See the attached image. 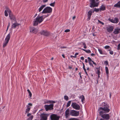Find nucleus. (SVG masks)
Here are the masks:
<instances>
[{"label":"nucleus","mask_w":120,"mask_h":120,"mask_svg":"<svg viewBox=\"0 0 120 120\" xmlns=\"http://www.w3.org/2000/svg\"><path fill=\"white\" fill-rule=\"evenodd\" d=\"M42 16H40L38 15L36 18L34 19V21L33 22V25L36 26L39 23H41L43 21Z\"/></svg>","instance_id":"nucleus-1"},{"label":"nucleus","mask_w":120,"mask_h":120,"mask_svg":"<svg viewBox=\"0 0 120 120\" xmlns=\"http://www.w3.org/2000/svg\"><path fill=\"white\" fill-rule=\"evenodd\" d=\"M103 111H100L99 112L100 115L103 119L105 120H109L110 118L109 114H105Z\"/></svg>","instance_id":"nucleus-2"},{"label":"nucleus","mask_w":120,"mask_h":120,"mask_svg":"<svg viewBox=\"0 0 120 120\" xmlns=\"http://www.w3.org/2000/svg\"><path fill=\"white\" fill-rule=\"evenodd\" d=\"M109 106L107 105H104L103 108L100 107L99 109V112L100 111H103L105 113L109 112L110 111Z\"/></svg>","instance_id":"nucleus-3"},{"label":"nucleus","mask_w":120,"mask_h":120,"mask_svg":"<svg viewBox=\"0 0 120 120\" xmlns=\"http://www.w3.org/2000/svg\"><path fill=\"white\" fill-rule=\"evenodd\" d=\"M52 9L51 7H47L43 9L42 13H50L52 12Z\"/></svg>","instance_id":"nucleus-4"},{"label":"nucleus","mask_w":120,"mask_h":120,"mask_svg":"<svg viewBox=\"0 0 120 120\" xmlns=\"http://www.w3.org/2000/svg\"><path fill=\"white\" fill-rule=\"evenodd\" d=\"M8 13L9 14V17L11 20L12 22L15 21L16 19L15 16L12 14L11 11L8 8Z\"/></svg>","instance_id":"nucleus-5"},{"label":"nucleus","mask_w":120,"mask_h":120,"mask_svg":"<svg viewBox=\"0 0 120 120\" xmlns=\"http://www.w3.org/2000/svg\"><path fill=\"white\" fill-rule=\"evenodd\" d=\"M53 104H52L49 105H44V107L46 111L51 110L53 109Z\"/></svg>","instance_id":"nucleus-6"},{"label":"nucleus","mask_w":120,"mask_h":120,"mask_svg":"<svg viewBox=\"0 0 120 120\" xmlns=\"http://www.w3.org/2000/svg\"><path fill=\"white\" fill-rule=\"evenodd\" d=\"M70 114L72 116H79V111L75 110H72L70 111Z\"/></svg>","instance_id":"nucleus-7"},{"label":"nucleus","mask_w":120,"mask_h":120,"mask_svg":"<svg viewBox=\"0 0 120 120\" xmlns=\"http://www.w3.org/2000/svg\"><path fill=\"white\" fill-rule=\"evenodd\" d=\"M60 117V116L54 114H52L50 116L51 120H59Z\"/></svg>","instance_id":"nucleus-8"},{"label":"nucleus","mask_w":120,"mask_h":120,"mask_svg":"<svg viewBox=\"0 0 120 120\" xmlns=\"http://www.w3.org/2000/svg\"><path fill=\"white\" fill-rule=\"evenodd\" d=\"M90 7L92 8L93 7H98V3H96L95 0H90Z\"/></svg>","instance_id":"nucleus-9"},{"label":"nucleus","mask_w":120,"mask_h":120,"mask_svg":"<svg viewBox=\"0 0 120 120\" xmlns=\"http://www.w3.org/2000/svg\"><path fill=\"white\" fill-rule=\"evenodd\" d=\"M49 115V114L43 113L41 114V120H47V117Z\"/></svg>","instance_id":"nucleus-10"},{"label":"nucleus","mask_w":120,"mask_h":120,"mask_svg":"<svg viewBox=\"0 0 120 120\" xmlns=\"http://www.w3.org/2000/svg\"><path fill=\"white\" fill-rule=\"evenodd\" d=\"M108 20L112 23H117L119 21V19L116 17L114 19L109 18Z\"/></svg>","instance_id":"nucleus-11"},{"label":"nucleus","mask_w":120,"mask_h":120,"mask_svg":"<svg viewBox=\"0 0 120 120\" xmlns=\"http://www.w3.org/2000/svg\"><path fill=\"white\" fill-rule=\"evenodd\" d=\"M71 106L73 108L76 110H79L80 108L79 106L75 103H72L71 104Z\"/></svg>","instance_id":"nucleus-12"},{"label":"nucleus","mask_w":120,"mask_h":120,"mask_svg":"<svg viewBox=\"0 0 120 120\" xmlns=\"http://www.w3.org/2000/svg\"><path fill=\"white\" fill-rule=\"evenodd\" d=\"M94 13V11H93L92 10H90L87 13V20L88 21L90 20V19L92 15V14Z\"/></svg>","instance_id":"nucleus-13"},{"label":"nucleus","mask_w":120,"mask_h":120,"mask_svg":"<svg viewBox=\"0 0 120 120\" xmlns=\"http://www.w3.org/2000/svg\"><path fill=\"white\" fill-rule=\"evenodd\" d=\"M70 110L69 109H67L65 112V117L66 118H68L70 115Z\"/></svg>","instance_id":"nucleus-14"},{"label":"nucleus","mask_w":120,"mask_h":120,"mask_svg":"<svg viewBox=\"0 0 120 120\" xmlns=\"http://www.w3.org/2000/svg\"><path fill=\"white\" fill-rule=\"evenodd\" d=\"M30 32L35 34L38 31V30L34 27H32L30 28Z\"/></svg>","instance_id":"nucleus-15"},{"label":"nucleus","mask_w":120,"mask_h":120,"mask_svg":"<svg viewBox=\"0 0 120 120\" xmlns=\"http://www.w3.org/2000/svg\"><path fill=\"white\" fill-rule=\"evenodd\" d=\"M113 26H109L107 27V30L108 32L111 33L113 31Z\"/></svg>","instance_id":"nucleus-16"},{"label":"nucleus","mask_w":120,"mask_h":120,"mask_svg":"<svg viewBox=\"0 0 120 120\" xmlns=\"http://www.w3.org/2000/svg\"><path fill=\"white\" fill-rule=\"evenodd\" d=\"M41 34L42 35L45 36H48L49 34V33L47 31H43L41 32Z\"/></svg>","instance_id":"nucleus-17"},{"label":"nucleus","mask_w":120,"mask_h":120,"mask_svg":"<svg viewBox=\"0 0 120 120\" xmlns=\"http://www.w3.org/2000/svg\"><path fill=\"white\" fill-rule=\"evenodd\" d=\"M99 9L100 11L105 10H106L105 6L104 5H102L99 8Z\"/></svg>","instance_id":"nucleus-18"},{"label":"nucleus","mask_w":120,"mask_h":120,"mask_svg":"<svg viewBox=\"0 0 120 120\" xmlns=\"http://www.w3.org/2000/svg\"><path fill=\"white\" fill-rule=\"evenodd\" d=\"M19 25V24L17 23H15L12 25V28H15Z\"/></svg>","instance_id":"nucleus-19"},{"label":"nucleus","mask_w":120,"mask_h":120,"mask_svg":"<svg viewBox=\"0 0 120 120\" xmlns=\"http://www.w3.org/2000/svg\"><path fill=\"white\" fill-rule=\"evenodd\" d=\"M120 30V29L116 28L114 29L113 32V33L115 34H118L119 33V30Z\"/></svg>","instance_id":"nucleus-20"},{"label":"nucleus","mask_w":120,"mask_h":120,"mask_svg":"<svg viewBox=\"0 0 120 120\" xmlns=\"http://www.w3.org/2000/svg\"><path fill=\"white\" fill-rule=\"evenodd\" d=\"M8 43V36H6V38L5 39L4 43L3 45V47H5Z\"/></svg>","instance_id":"nucleus-21"},{"label":"nucleus","mask_w":120,"mask_h":120,"mask_svg":"<svg viewBox=\"0 0 120 120\" xmlns=\"http://www.w3.org/2000/svg\"><path fill=\"white\" fill-rule=\"evenodd\" d=\"M45 104L54 103H55V101L51 100L47 101H45Z\"/></svg>","instance_id":"nucleus-22"},{"label":"nucleus","mask_w":120,"mask_h":120,"mask_svg":"<svg viewBox=\"0 0 120 120\" xmlns=\"http://www.w3.org/2000/svg\"><path fill=\"white\" fill-rule=\"evenodd\" d=\"M105 69L106 71V75L107 77L108 78L109 77V70L108 68L107 67H105Z\"/></svg>","instance_id":"nucleus-23"},{"label":"nucleus","mask_w":120,"mask_h":120,"mask_svg":"<svg viewBox=\"0 0 120 120\" xmlns=\"http://www.w3.org/2000/svg\"><path fill=\"white\" fill-rule=\"evenodd\" d=\"M46 6V5H42L38 9L39 12H40Z\"/></svg>","instance_id":"nucleus-24"},{"label":"nucleus","mask_w":120,"mask_h":120,"mask_svg":"<svg viewBox=\"0 0 120 120\" xmlns=\"http://www.w3.org/2000/svg\"><path fill=\"white\" fill-rule=\"evenodd\" d=\"M114 6L115 7L120 8V1H119L117 4H115Z\"/></svg>","instance_id":"nucleus-25"},{"label":"nucleus","mask_w":120,"mask_h":120,"mask_svg":"<svg viewBox=\"0 0 120 120\" xmlns=\"http://www.w3.org/2000/svg\"><path fill=\"white\" fill-rule=\"evenodd\" d=\"M79 98L81 99V101L82 103H83L84 101L85 100V98L84 96L82 95L80 96L79 97Z\"/></svg>","instance_id":"nucleus-26"},{"label":"nucleus","mask_w":120,"mask_h":120,"mask_svg":"<svg viewBox=\"0 0 120 120\" xmlns=\"http://www.w3.org/2000/svg\"><path fill=\"white\" fill-rule=\"evenodd\" d=\"M81 49L83 50L85 52H86L87 53H90L91 52V51L89 49L87 50L84 49Z\"/></svg>","instance_id":"nucleus-27"},{"label":"nucleus","mask_w":120,"mask_h":120,"mask_svg":"<svg viewBox=\"0 0 120 120\" xmlns=\"http://www.w3.org/2000/svg\"><path fill=\"white\" fill-rule=\"evenodd\" d=\"M32 104L31 103H29L28 104V105H26V107L27 108H29L30 109L31 107L30 106H32Z\"/></svg>","instance_id":"nucleus-28"},{"label":"nucleus","mask_w":120,"mask_h":120,"mask_svg":"<svg viewBox=\"0 0 120 120\" xmlns=\"http://www.w3.org/2000/svg\"><path fill=\"white\" fill-rule=\"evenodd\" d=\"M96 69L97 70V72H96L97 74H100V67L99 68H96Z\"/></svg>","instance_id":"nucleus-29"},{"label":"nucleus","mask_w":120,"mask_h":120,"mask_svg":"<svg viewBox=\"0 0 120 120\" xmlns=\"http://www.w3.org/2000/svg\"><path fill=\"white\" fill-rule=\"evenodd\" d=\"M99 11H100L99 8H94V9L93 11H94H94H95L97 12H98Z\"/></svg>","instance_id":"nucleus-30"},{"label":"nucleus","mask_w":120,"mask_h":120,"mask_svg":"<svg viewBox=\"0 0 120 120\" xmlns=\"http://www.w3.org/2000/svg\"><path fill=\"white\" fill-rule=\"evenodd\" d=\"M98 50L100 54H104V53L102 51V50L100 49H98Z\"/></svg>","instance_id":"nucleus-31"},{"label":"nucleus","mask_w":120,"mask_h":120,"mask_svg":"<svg viewBox=\"0 0 120 120\" xmlns=\"http://www.w3.org/2000/svg\"><path fill=\"white\" fill-rule=\"evenodd\" d=\"M30 109L29 108H27L26 110L25 114H26L27 113H29L30 110Z\"/></svg>","instance_id":"nucleus-32"},{"label":"nucleus","mask_w":120,"mask_h":120,"mask_svg":"<svg viewBox=\"0 0 120 120\" xmlns=\"http://www.w3.org/2000/svg\"><path fill=\"white\" fill-rule=\"evenodd\" d=\"M49 15H43L41 16H42V19H43V21L44 19H45V18H46L48 17V16Z\"/></svg>","instance_id":"nucleus-33"},{"label":"nucleus","mask_w":120,"mask_h":120,"mask_svg":"<svg viewBox=\"0 0 120 120\" xmlns=\"http://www.w3.org/2000/svg\"><path fill=\"white\" fill-rule=\"evenodd\" d=\"M71 101H68V103H67V107H69L71 103Z\"/></svg>","instance_id":"nucleus-34"},{"label":"nucleus","mask_w":120,"mask_h":120,"mask_svg":"<svg viewBox=\"0 0 120 120\" xmlns=\"http://www.w3.org/2000/svg\"><path fill=\"white\" fill-rule=\"evenodd\" d=\"M33 118V115L31 116L30 117L27 119L28 120H32Z\"/></svg>","instance_id":"nucleus-35"},{"label":"nucleus","mask_w":120,"mask_h":120,"mask_svg":"<svg viewBox=\"0 0 120 120\" xmlns=\"http://www.w3.org/2000/svg\"><path fill=\"white\" fill-rule=\"evenodd\" d=\"M64 99L66 101H68V100L69 98L67 95H65L64 96Z\"/></svg>","instance_id":"nucleus-36"},{"label":"nucleus","mask_w":120,"mask_h":120,"mask_svg":"<svg viewBox=\"0 0 120 120\" xmlns=\"http://www.w3.org/2000/svg\"><path fill=\"white\" fill-rule=\"evenodd\" d=\"M82 45L84 46V48L85 49H86L87 48V46L86 45L85 42H82Z\"/></svg>","instance_id":"nucleus-37"},{"label":"nucleus","mask_w":120,"mask_h":120,"mask_svg":"<svg viewBox=\"0 0 120 120\" xmlns=\"http://www.w3.org/2000/svg\"><path fill=\"white\" fill-rule=\"evenodd\" d=\"M4 14L6 16H8V10H5L4 11Z\"/></svg>","instance_id":"nucleus-38"},{"label":"nucleus","mask_w":120,"mask_h":120,"mask_svg":"<svg viewBox=\"0 0 120 120\" xmlns=\"http://www.w3.org/2000/svg\"><path fill=\"white\" fill-rule=\"evenodd\" d=\"M89 64L90 66H92L93 68L94 67V66L93 64V63L91 61L90 62H89Z\"/></svg>","instance_id":"nucleus-39"},{"label":"nucleus","mask_w":120,"mask_h":120,"mask_svg":"<svg viewBox=\"0 0 120 120\" xmlns=\"http://www.w3.org/2000/svg\"><path fill=\"white\" fill-rule=\"evenodd\" d=\"M88 62H90L91 61L92 62H93V61L91 59V58L89 57H88Z\"/></svg>","instance_id":"nucleus-40"},{"label":"nucleus","mask_w":120,"mask_h":120,"mask_svg":"<svg viewBox=\"0 0 120 120\" xmlns=\"http://www.w3.org/2000/svg\"><path fill=\"white\" fill-rule=\"evenodd\" d=\"M55 4V2L53 3H51L50 4V5L51 6L54 7V5Z\"/></svg>","instance_id":"nucleus-41"},{"label":"nucleus","mask_w":120,"mask_h":120,"mask_svg":"<svg viewBox=\"0 0 120 120\" xmlns=\"http://www.w3.org/2000/svg\"><path fill=\"white\" fill-rule=\"evenodd\" d=\"M109 53L111 55H112L113 54V52L111 50H109Z\"/></svg>","instance_id":"nucleus-42"},{"label":"nucleus","mask_w":120,"mask_h":120,"mask_svg":"<svg viewBox=\"0 0 120 120\" xmlns=\"http://www.w3.org/2000/svg\"><path fill=\"white\" fill-rule=\"evenodd\" d=\"M110 48L109 46V45H106L105 46L104 48L105 49H109Z\"/></svg>","instance_id":"nucleus-43"},{"label":"nucleus","mask_w":120,"mask_h":120,"mask_svg":"<svg viewBox=\"0 0 120 120\" xmlns=\"http://www.w3.org/2000/svg\"><path fill=\"white\" fill-rule=\"evenodd\" d=\"M70 120H79L77 118H71L70 119Z\"/></svg>","instance_id":"nucleus-44"},{"label":"nucleus","mask_w":120,"mask_h":120,"mask_svg":"<svg viewBox=\"0 0 120 120\" xmlns=\"http://www.w3.org/2000/svg\"><path fill=\"white\" fill-rule=\"evenodd\" d=\"M104 63L105 64V65H108V61H105L104 62Z\"/></svg>","instance_id":"nucleus-45"},{"label":"nucleus","mask_w":120,"mask_h":120,"mask_svg":"<svg viewBox=\"0 0 120 120\" xmlns=\"http://www.w3.org/2000/svg\"><path fill=\"white\" fill-rule=\"evenodd\" d=\"M98 21L99 23H101L103 25L104 24V23L103 22L100 21L99 20H98Z\"/></svg>","instance_id":"nucleus-46"},{"label":"nucleus","mask_w":120,"mask_h":120,"mask_svg":"<svg viewBox=\"0 0 120 120\" xmlns=\"http://www.w3.org/2000/svg\"><path fill=\"white\" fill-rule=\"evenodd\" d=\"M70 30L69 29H67L64 31V32H68L70 31Z\"/></svg>","instance_id":"nucleus-47"},{"label":"nucleus","mask_w":120,"mask_h":120,"mask_svg":"<svg viewBox=\"0 0 120 120\" xmlns=\"http://www.w3.org/2000/svg\"><path fill=\"white\" fill-rule=\"evenodd\" d=\"M117 49L120 50V43L118 45V47L117 48Z\"/></svg>","instance_id":"nucleus-48"},{"label":"nucleus","mask_w":120,"mask_h":120,"mask_svg":"<svg viewBox=\"0 0 120 120\" xmlns=\"http://www.w3.org/2000/svg\"><path fill=\"white\" fill-rule=\"evenodd\" d=\"M10 34H8V42L10 39Z\"/></svg>","instance_id":"nucleus-49"},{"label":"nucleus","mask_w":120,"mask_h":120,"mask_svg":"<svg viewBox=\"0 0 120 120\" xmlns=\"http://www.w3.org/2000/svg\"><path fill=\"white\" fill-rule=\"evenodd\" d=\"M83 65V70L85 69H86L85 67V66L84 65V63H82Z\"/></svg>","instance_id":"nucleus-50"},{"label":"nucleus","mask_w":120,"mask_h":120,"mask_svg":"<svg viewBox=\"0 0 120 120\" xmlns=\"http://www.w3.org/2000/svg\"><path fill=\"white\" fill-rule=\"evenodd\" d=\"M27 114V116L28 117H29L31 115V114L30 113H28Z\"/></svg>","instance_id":"nucleus-51"},{"label":"nucleus","mask_w":120,"mask_h":120,"mask_svg":"<svg viewBox=\"0 0 120 120\" xmlns=\"http://www.w3.org/2000/svg\"><path fill=\"white\" fill-rule=\"evenodd\" d=\"M43 2L44 3H46L48 2V0H43Z\"/></svg>","instance_id":"nucleus-52"},{"label":"nucleus","mask_w":120,"mask_h":120,"mask_svg":"<svg viewBox=\"0 0 120 120\" xmlns=\"http://www.w3.org/2000/svg\"><path fill=\"white\" fill-rule=\"evenodd\" d=\"M29 96L30 97H31V96H32V94L31 93V92L29 93Z\"/></svg>","instance_id":"nucleus-53"},{"label":"nucleus","mask_w":120,"mask_h":120,"mask_svg":"<svg viewBox=\"0 0 120 120\" xmlns=\"http://www.w3.org/2000/svg\"><path fill=\"white\" fill-rule=\"evenodd\" d=\"M80 59L82 60H84V57H83V56H82V57H80Z\"/></svg>","instance_id":"nucleus-54"},{"label":"nucleus","mask_w":120,"mask_h":120,"mask_svg":"<svg viewBox=\"0 0 120 120\" xmlns=\"http://www.w3.org/2000/svg\"><path fill=\"white\" fill-rule=\"evenodd\" d=\"M93 63L96 66L97 65V64H96V63L94 62V61H93Z\"/></svg>","instance_id":"nucleus-55"},{"label":"nucleus","mask_w":120,"mask_h":120,"mask_svg":"<svg viewBox=\"0 0 120 120\" xmlns=\"http://www.w3.org/2000/svg\"><path fill=\"white\" fill-rule=\"evenodd\" d=\"M76 17L75 16H74L72 18V19L74 20L75 19V18Z\"/></svg>","instance_id":"nucleus-56"},{"label":"nucleus","mask_w":120,"mask_h":120,"mask_svg":"<svg viewBox=\"0 0 120 120\" xmlns=\"http://www.w3.org/2000/svg\"><path fill=\"white\" fill-rule=\"evenodd\" d=\"M95 55V54H94V53H91V56H94Z\"/></svg>","instance_id":"nucleus-57"},{"label":"nucleus","mask_w":120,"mask_h":120,"mask_svg":"<svg viewBox=\"0 0 120 120\" xmlns=\"http://www.w3.org/2000/svg\"><path fill=\"white\" fill-rule=\"evenodd\" d=\"M71 57L75 58L76 57V56H73L72 55H71Z\"/></svg>","instance_id":"nucleus-58"},{"label":"nucleus","mask_w":120,"mask_h":120,"mask_svg":"<svg viewBox=\"0 0 120 120\" xmlns=\"http://www.w3.org/2000/svg\"><path fill=\"white\" fill-rule=\"evenodd\" d=\"M78 54H79V53H77V52L75 54V56H77V55H78Z\"/></svg>","instance_id":"nucleus-59"},{"label":"nucleus","mask_w":120,"mask_h":120,"mask_svg":"<svg viewBox=\"0 0 120 120\" xmlns=\"http://www.w3.org/2000/svg\"><path fill=\"white\" fill-rule=\"evenodd\" d=\"M66 48V47H64V46L61 47V49H65V48Z\"/></svg>","instance_id":"nucleus-60"},{"label":"nucleus","mask_w":120,"mask_h":120,"mask_svg":"<svg viewBox=\"0 0 120 120\" xmlns=\"http://www.w3.org/2000/svg\"><path fill=\"white\" fill-rule=\"evenodd\" d=\"M85 62L87 63L88 62V61L87 59H85Z\"/></svg>","instance_id":"nucleus-61"},{"label":"nucleus","mask_w":120,"mask_h":120,"mask_svg":"<svg viewBox=\"0 0 120 120\" xmlns=\"http://www.w3.org/2000/svg\"><path fill=\"white\" fill-rule=\"evenodd\" d=\"M27 90V92H28L29 93L31 92L30 91V90L29 89H28Z\"/></svg>","instance_id":"nucleus-62"},{"label":"nucleus","mask_w":120,"mask_h":120,"mask_svg":"<svg viewBox=\"0 0 120 120\" xmlns=\"http://www.w3.org/2000/svg\"><path fill=\"white\" fill-rule=\"evenodd\" d=\"M62 56L64 58H65V56L64 54H62Z\"/></svg>","instance_id":"nucleus-63"},{"label":"nucleus","mask_w":120,"mask_h":120,"mask_svg":"<svg viewBox=\"0 0 120 120\" xmlns=\"http://www.w3.org/2000/svg\"><path fill=\"white\" fill-rule=\"evenodd\" d=\"M98 78H99L100 77V74H98Z\"/></svg>","instance_id":"nucleus-64"}]
</instances>
